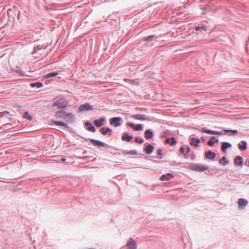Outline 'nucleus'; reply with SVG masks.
Listing matches in <instances>:
<instances>
[{"label":"nucleus","mask_w":249,"mask_h":249,"mask_svg":"<svg viewBox=\"0 0 249 249\" xmlns=\"http://www.w3.org/2000/svg\"><path fill=\"white\" fill-rule=\"evenodd\" d=\"M191 170L203 172L208 169V166L197 163H192L189 166Z\"/></svg>","instance_id":"obj_1"},{"label":"nucleus","mask_w":249,"mask_h":249,"mask_svg":"<svg viewBox=\"0 0 249 249\" xmlns=\"http://www.w3.org/2000/svg\"><path fill=\"white\" fill-rule=\"evenodd\" d=\"M68 104V101L63 98L55 100L53 102V106L56 107L58 108H65L67 107Z\"/></svg>","instance_id":"obj_2"},{"label":"nucleus","mask_w":249,"mask_h":249,"mask_svg":"<svg viewBox=\"0 0 249 249\" xmlns=\"http://www.w3.org/2000/svg\"><path fill=\"white\" fill-rule=\"evenodd\" d=\"M122 118L120 117H114L110 119L109 124L111 125H114L115 127H118L121 125L120 122L121 121Z\"/></svg>","instance_id":"obj_3"},{"label":"nucleus","mask_w":249,"mask_h":249,"mask_svg":"<svg viewBox=\"0 0 249 249\" xmlns=\"http://www.w3.org/2000/svg\"><path fill=\"white\" fill-rule=\"evenodd\" d=\"M126 125L135 131H140L142 129V124H139L137 125H135L134 124L128 122L126 124Z\"/></svg>","instance_id":"obj_4"},{"label":"nucleus","mask_w":249,"mask_h":249,"mask_svg":"<svg viewBox=\"0 0 249 249\" xmlns=\"http://www.w3.org/2000/svg\"><path fill=\"white\" fill-rule=\"evenodd\" d=\"M131 117L134 119L141 121L149 120L148 118L146 117L145 115L142 114H135L131 115Z\"/></svg>","instance_id":"obj_5"},{"label":"nucleus","mask_w":249,"mask_h":249,"mask_svg":"<svg viewBox=\"0 0 249 249\" xmlns=\"http://www.w3.org/2000/svg\"><path fill=\"white\" fill-rule=\"evenodd\" d=\"M92 109V107L89 104L86 103L83 105H81L79 107V110L80 111H83L84 110H90Z\"/></svg>","instance_id":"obj_6"},{"label":"nucleus","mask_w":249,"mask_h":249,"mask_svg":"<svg viewBox=\"0 0 249 249\" xmlns=\"http://www.w3.org/2000/svg\"><path fill=\"white\" fill-rule=\"evenodd\" d=\"M105 118L102 117L99 120H94L93 122V124L96 126L99 127L102 126L104 124V123L105 122Z\"/></svg>","instance_id":"obj_7"},{"label":"nucleus","mask_w":249,"mask_h":249,"mask_svg":"<svg viewBox=\"0 0 249 249\" xmlns=\"http://www.w3.org/2000/svg\"><path fill=\"white\" fill-rule=\"evenodd\" d=\"M128 249H136L137 245L136 242L132 238H130L127 243Z\"/></svg>","instance_id":"obj_8"},{"label":"nucleus","mask_w":249,"mask_h":249,"mask_svg":"<svg viewBox=\"0 0 249 249\" xmlns=\"http://www.w3.org/2000/svg\"><path fill=\"white\" fill-rule=\"evenodd\" d=\"M173 177L174 175H172L171 173H167L166 174H163L161 175V176L160 178V179L161 181H167L170 179L171 178H173Z\"/></svg>","instance_id":"obj_9"},{"label":"nucleus","mask_w":249,"mask_h":249,"mask_svg":"<svg viewBox=\"0 0 249 249\" xmlns=\"http://www.w3.org/2000/svg\"><path fill=\"white\" fill-rule=\"evenodd\" d=\"M90 142L91 143H92L94 145L98 146L99 147H104L105 146V143H104L101 141H98V140H94V139H90Z\"/></svg>","instance_id":"obj_10"},{"label":"nucleus","mask_w":249,"mask_h":249,"mask_svg":"<svg viewBox=\"0 0 249 249\" xmlns=\"http://www.w3.org/2000/svg\"><path fill=\"white\" fill-rule=\"evenodd\" d=\"M100 132L104 135L108 134L110 136L111 135L112 130L109 128L103 127L100 129Z\"/></svg>","instance_id":"obj_11"},{"label":"nucleus","mask_w":249,"mask_h":249,"mask_svg":"<svg viewBox=\"0 0 249 249\" xmlns=\"http://www.w3.org/2000/svg\"><path fill=\"white\" fill-rule=\"evenodd\" d=\"M200 131L202 132L206 133L208 134H216V135H219L221 134V132H217L214 131L213 130H210L208 129H206L205 128H201L200 129Z\"/></svg>","instance_id":"obj_12"},{"label":"nucleus","mask_w":249,"mask_h":249,"mask_svg":"<svg viewBox=\"0 0 249 249\" xmlns=\"http://www.w3.org/2000/svg\"><path fill=\"white\" fill-rule=\"evenodd\" d=\"M215 157V154L211 151L205 153V158L207 159L213 160Z\"/></svg>","instance_id":"obj_13"},{"label":"nucleus","mask_w":249,"mask_h":249,"mask_svg":"<svg viewBox=\"0 0 249 249\" xmlns=\"http://www.w3.org/2000/svg\"><path fill=\"white\" fill-rule=\"evenodd\" d=\"M200 142V140L196 139L195 138H192L190 139V144L191 145H193L195 147L198 146L199 143Z\"/></svg>","instance_id":"obj_14"},{"label":"nucleus","mask_w":249,"mask_h":249,"mask_svg":"<svg viewBox=\"0 0 249 249\" xmlns=\"http://www.w3.org/2000/svg\"><path fill=\"white\" fill-rule=\"evenodd\" d=\"M234 163L237 165L242 166L243 165V159L241 157L237 156L234 159Z\"/></svg>","instance_id":"obj_15"},{"label":"nucleus","mask_w":249,"mask_h":249,"mask_svg":"<svg viewBox=\"0 0 249 249\" xmlns=\"http://www.w3.org/2000/svg\"><path fill=\"white\" fill-rule=\"evenodd\" d=\"M218 142V140L215 138L214 137H212L208 141L207 144L209 146H212L214 143H217Z\"/></svg>","instance_id":"obj_16"},{"label":"nucleus","mask_w":249,"mask_h":249,"mask_svg":"<svg viewBox=\"0 0 249 249\" xmlns=\"http://www.w3.org/2000/svg\"><path fill=\"white\" fill-rule=\"evenodd\" d=\"M153 136V134L152 131L150 130H146L144 132V137L146 139H151Z\"/></svg>","instance_id":"obj_17"},{"label":"nucleus","mask_w":249,"mask_h":249,"mask_svg":"<svg viewBox=\"0 0 249 249\" xmlns=\"http://www.w3.org/2000/svg\"><path fill=\"white\" fill-rule=\"evenodd\" d=\"M248 203V201L245 199L240 198L238 200V205L240 207H245Z\"/></svg>","instance_id":"obj_18"},{"label":"nucleus","mask_w":249,"mask_h":249,"mask_svg":"<svg viewBox=\"0 0 249 249\" xmlns=\"http://www.w3.org/2000/svg\"><path fill=\"white\" fill-rule=\"evenodd\" d=\"M238 148L241 150H245L247 148V144L245 141H242L238 144Z\"/></svg>","instance_id":"obj_19"},{"label":"nucleus","mask_w":249,"mask_h":249,"mask_svg":"<svg viewBox=\"0 0 249 249\" xmlns=\"http://www.w3.org/2000/svg\"><path fill=\"white\" fill-rule=\"evenodd\" d=\"M132 136H129L126 133H124L122 137V139L123 141H126L127 142H130L132 139Z\"/></svg>","instance_id":"obj_20"},{"label":"nucleus","mask_w":249,"mask_h":249,"mask_svg":"<svg viewBox=\"0 0 249 249\" xmlns=\"http://www.w3.org/2000/svg\"><path fill=\"white\" fill-rule=\"evenodd\" d=\"M86 126L88 127V130L91 131L92 132H94L95 131V128L94 126H93L91 123L89 122H86L85 123Z\"/></svg>","instance_id":"obj_21"},{"label":"nucleus","mask_w":249,"mask_h":249,"mask_svg":"<svg viewBox=\"0 0 249 249\" xmlns=\"http://www.w3.org/2000/svg\"><path fill=\"white\" fill-rule=\"evenodd\" d=\"M154 147L150 144H148L145 148V153L147 154H150L153 152Z\"/></svg>","instance_id":"obj_22"},{"label":"nucleus","mask_w":249,"mask_h":249,"mask_svg":"<svg viewBox=\"0 0 249 249\" xmlns=\"http://www.w3.org/2000/svg\"><path fill=\"white\" fill-rule=\"evenodd\" d=\"M231 145L230 143H229L228 142H224L222 144L221 150L223 152H225L227 148L231 147Z\"/></svg>","instance_id":"obj_23"},{"label":"nucleus","mask_w":249,"mask_h":249,"mask_svg":"<svg viewBox=\"0 0 249 249\" xmlns=\"http://www.w3.org/2000/svg\"><path fill=\"white\" fill-rule=\"evenodd\" d=\"M58 74V73L57 72H50V73H49L45 75V78H50L56 76Z\"/></svg>","instance_id":"obj_24"},{"label":"nucleus","mask_w":249,"mask_h":249,"mask_svg":"<svg viewBox=\"0 0 249 249\" xmlns=\"http://www.w3.org/2000/svg\"><path fill=\"white\" fill-rule=\"evenodd\" d=\"M53 124L56 125L62 126L65 128H68V126L67 124L64 123L63 122L60 121H54L53 122Z\"/></svg>","instance_id":"obj_25"},{"label":"nucleus","mask_w":249,"mask_h":249,"mask_svg":"<svg viewBox=\"0 0 249 249\" xmlns=\"http://www.w3.org/2000/svg\"><path fill=\"white\" fill-rule=\"evenodd\" d=\"M123 153L126 155H136L137 152L136 150H124Z\"/></svg>","instance_id":"obj_26"},{"label":"nucleus","mask_w":249,"mask_h":249,"mask_svg":"<svg viewBox=\"0 0 249 249\" xmlns=\"http://www.w3.org/2000/svg\"><path fill=\"white\" fill-rule=\"evenodd\" d=\"M65 115H63V114L61 118H63L64 120H66L69 117H70V118L68 119V120H69L70 119H72V118L73 117V115L72 114L67 113L66 112H65Z\"/></svg>","instance_id":"obj_27"},{"label":"nucleus","mask_w":249,"mask_h":249,"mask_svg":"<svg viewBox=\"0 0 249 249\" xmlns=\"http://www.w3.org/2000/svg\"><path fill=\"white\" fill-rule=\"evenodd\" d=\"M31 86L32 87H36L37 88H39L43 86V84L41 82H37V83H32L31 84Z\"/></svg>","instance_id":"obj_28"},{"label":"nucleus","mask_w":249,"mask_h":249,"mask_svg":"<svg viewBox=\"0 0 249 249\" xmlns=\"http://www.w3.org/2000/svg\"><path fill=\"white\" fill-rule=\"evenodd\" d=\"M195 30L196 31H198L200 30H204V31H206V27H205V26H196L195 28Z\"/></svg>","instance_id":"obj_29"},{"label":"nucleus","mask_w":249,"mask_h":249,"mask_svg":"<svg viewBox=\"0 0 249 249\" xmlns=\"http://www.w3.org/2000/svg\"><path fill=\"white\" fill-rule=\"evenodd\" d=\"M65 115V112L64 111H57L55 112V116L57 118H60L62 116V115Z\"/></svg>","instance_id":"obj_30"},{"label":"nucleus","mask_w":249,"mask_h":249,"mask_svg":"<svg viewBox=\"0 0 249 249\" xmlns=\"http://www.w3.org/2000/svg\"><path fill=\"white\" fill-rule=\"evenodd\" d=\"M220 163L225 165L228 163L226 161V158L225 157H223L222 159L219 160Z\"/></svg>","instance_id":"obj_31"},{"label":"nucleus","mask_w":249,"mask_h":249,"mask_svg":"<svg viewBox=\"0 0 249 249\" xmlns=\"http://www.w3.org/2000/svg\"><path fill=\"white\" fill-rule=\"evenodd\" d=\"M23 116L24 118L28 119V120L31 121L32 120V117L31 115H29L28 112H25Z\"/></svg>","instance_id":"obj_32"},{"label":"nucleus","mask_w":249,"mask_h":249,"mask_svg":"<svg viewBox=\"0 0 249 249\" xmlns=\"http://www.w3.org/2000/svg\"><path fill=\"white\" fill-rule=\"evenodd\" d=\"M170 144L171 145H174L177 143V142L176 141V139L175 138L172 137L170 138Z\"/></svg>","instance_id":"obj_33"},{"label":"nucleus","mask_w":249,"mask_h":249,"mask_svg":"<svg viewBox=\"0 0 249 249\" xmlns=\"http://www.w3.org/2000/svg\"><path fill=\"white\" fill-rule=\"evenodd\" d=\"M224 131L228 133V132H231L233 134H235L237 133L238 131L236 130H224Z\"/></svg>","instance_id":"obj_34"},{"label":"nucleus","mask_w":249,"mask_h":249,"mask_svg":"<svg viewBox=\"0 0 249 249\" xmlns=\"http://www.w3.org/2000/svg\"><path fill=\"white\" fill-rule=\"evenodd\" d=\"M185 149L184 147H181L179 149V152L181 154L184 155V156H186V154L184 153Z\"/></svg>","instance_id":"obj_35"},{"label":"nucleus","mask_w":249,"mask_h":249,"mask_svg":"<svg viewBox=\"0 0 249 249\" xmlns=\"http://www.w3.org/2000/svg\"><path fill=\"white\" fill-rule=\"evenodd\" d=\"M135 141L136 142H139V143H142L143 142V140L142 139H139L138 138H136L135 139Z\"/></svg>","instance_id":"obj_36"},{"label":"nucleus","mask_w":249,"mask_h":249,"mask_svg":"<svg viewBox=\"0 0 249 249\" xmlns=\"http://www.w3.org/2000/svg\"><path fill=\"white\" fill-rule=\"evenodd\" d=\"M170 138L166 139L165 140V143H170Z\"/></svg>","instance_id":"obj_37"},{"label":"nucleus","mask_w":249,"mask_h":249,"mask_svg":"<svg viewBox=\"0 0 249 249\" xmlns=\"http://www.w3.org/2000/svg\"><path fill=\"white\" fill-rule=\"evenodd\" d=\"M190 152V148H189V147H187V151H186V155H187V154H188Z\"/></svg>","instance_id":"obj_38"},{"label":"nucleus","mask_w":249,"mask_h":249,"mask_svg":"<svg viewBox=\"0 0 249 249\" xmlns=\"http://www.w3.org/2000/svg\"><path fill=\"white\" fill-rule=\"evenodd\" d=\"M158 155L159 156H161V151L160 150H158Z\"/></svg>","instance_id":"obj_39"},{"label":"nucleus","mask_w":249,"mask_h":249,"mask_svg":"<svg viewBox=\"0 0 249 249\" xmlns=\"http://www.w3.org/2000/svg\"><path fill=\"white\" fill-rule=\"evenodd\" d=\"M66 160V159H61V161H62V162H64Z\"/></svg>","instance_id":"obj_40"}]
</instances>
